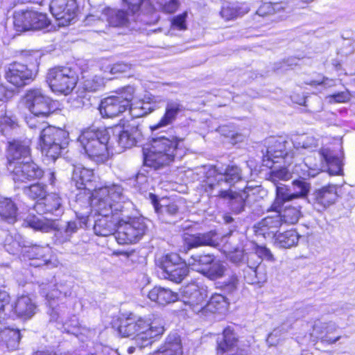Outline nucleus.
Returning a JSON list of instances; mask_svg holds the SVG:
<instances>
[{
	"label": "nucleus",
	"instance_id": "obj_17",
	"mask_svg": "<svg viewBox=\"0 0 355 355\" xmlns=\"http://www.w3.org/2000/svg\"><path fill=\"white\" fill-rule=\"evenodd\" d=\"M8 171L12 174L15 182H26L41 178L44 175L43 170L33 162H26L7 166Z\"/></svg>",
	"mask_w": 355,
	"mask_h": 355
},
{
	"label": "nucleus",
	"instance_id": "obj_44",
	"mask_svg": "<svg viewBox=\"0 0 355 355\" xmlns=\"http://www.w3.org/2000/svg\"><path fill=\"white\" fill-rule=\"evenodd\" d=\"M249 10L248 4L245 3L240 5H227L223 6L220 15L225 20H231L248 13Z\"/></svg>",
	"mask_w": 355,
	"mask_h": 355
},
{
	"label": "nucleus",
	"instance_id": "obj_39",
	"mask_svg": "<svg viewBox=\"0 0 355 355\" xmlns=\"http://www.w3.org/2000/svg\"><path fill=\"white\" fill-rule=\"evenodd\" d=\"M337 329V326L334 322H322L316 321L313 325V332L316 334L317 338H320L323 342L329 344H333L340 340V336L336 338H329L327 336H322L324 333L330 334Z\"/></svg>",
	"mask_w": 355,
	"mask_h": 355
},
{
	"label": "nucleus",
	"instance_id": "obj_42",
	"mask_svg": "<svg viewBox=\"0 0 355 355\" xmlns=\"http://www.w3.org/2000/svg\"><path fill=\"white\" fill-rule=\"evenodd\" d=\"M300 235L294 230L279 233L275 236V244L282 248H289L297 244Z\"/></svg>",
	"mask_w": 355,
	"mask_h": 355
},
{
	"label": "nucleus",
	"instance_id": "obj_63",
	"mask_svg": "<svg viewBox=\"0 0 355 355\" xmlns=\"http://www.w3.org/2000/svg\"><path fill=\"white\" fill-rule=\"evenodd\" d=\"M246 254H245L243 250H236L234 252H232L229 254L228 259L232 263L236 264H239L245 261Z\"/></svg>",
	"mask_w": 355,
	"mask_h": 355
},
{
	"label": "nucleus",
	"instance_id": "obj_53",
	"mask_svg": "<svg viewBox=\"0 0 355 355\" xmlns=\"http://www.w3.org/2000/svg\"><path fill=\"white\" fill-rule=\"evenodd\" d=\"M24 191L27 196L34 200L38 199L44 200L46 196V186L40 183L25 187Z\"/></svg>",
	"mask_w": 355,
	"mask_h": 355
},
{
	"label": "nucleus",
	"instance_id": "obj_19",
	"mask_svg": "<svg viewBox=\"0 0 355 355\" xmlns=\"http://www.w3.org/2000/svg\"><path fill=\"white\" fill-rule=\"evenodd\" d=\"M183 293V302L189 309L195 313H200L203 315L207 297V291L200 288L196 284H191L185 287Z\"/></svg>",
	"mask_w": 355,
	"mask_h": 355
},
{
	"label": "nucleus",
	"instance_id": "obj_57",
	"mask_svg": "<svg viewBox=\"0 0 355 355\" xmlns=\"http://www.w3.org/2000/svg\"><path fill=\"white\" fill-rule=\"evenodd\" d=\"M156 1L159 5L162 10L167 13H173L177 10L179 7L180 3L178 0H153V2Z\"/></svg>",
	"mask_w": 355,
	"mask_h": 355
},
{
	"label": "nucleus",
	"instance_id": "obj_58",
	"mask_svg": "<svg viewBox=\"0 0 355 355\" xmlns=\"http://www.w3.org/2000/svg\"><path fill=\"white\" fill-rule=\"evenodd\" d=\"M255 252H257L258 257L261 259V261L262 260H266L268 261L273 262L275 261V258L271 251L265 246L257 245L254 248Z\"/></svg>",
	"mask_w": 355,
	"mask_h": 355
},
{
	"label": "nucleus",
	"instance_id": "obj_27",
	"mask_svg": "<svg viewBox=\"0 0 355 355\" xmlns=\"http://www.w3.org/2000/svg\"><path fill=\"white\" fill-rule=\"evenodd\" d=\"M62 203V198L58 194L52 193L46 196L44 202H37L34 208L37 212H49L58 216L63 213Z\"/></svg>",
	"mask_w": 355,
	"mask_h": 355
},
{
	"label": "nucleus",
	"instance_id": "obj_23",
	"mask_svg": "<svg viewBox=\"0 0 355 355\" xmlns=\"http://www.w3.org/2000/svg\"><path fill=\"white\" fill-rule=\"evenodd\" d=\"M313 196L310 202L313 208L318 211H322L335 203L338 198L337 187L334 184L322 187L315 190Z\"/></svg>",
	"mask_w": 355,
	"mask_h": 355
},
{
	"label": "nucleus",
	"instance_id": "obj_51",
	"mask_svg": "<svg viewBox=\"0 0 355 355\" xmlns=\"http://www.w3.org/2000/svg\"><path fill=\"white\" fill-rule=\"evenodd\" d=\"M128 110L130 115L132 118L144 116L153 110L150 105L144 101H139L134 104H130Z\"/></svg>",
	"mask_w": 355,
	"mask_h": 355
},
{
	"label": "nucleus",
	"instance_id": "obj_7",
	"mask_svg": "<svg viewBox=\"0 0 355 355\" xmlns=\"http://www.w3.org/2000/svg\"><path fill=\"white\" fill-rule=\"evenodd\" d=\"M131 208L132 207H125L121 209L119 217L116 218L118 227L115 238L118 243L121 245L137 242L147 230L145 218L130 216L129 211Z\"/></svg>",
	"mask_w": 355,
	"mask_h": 355
},
{
	"label": "nucleus",
	"instance_id": "obj_61",
	"mask_svg": "<svg viewBox=\"0 0 355 355\" xmlns=\"http://www.w3.org/2000/svg\"><path fill=\"white\" fill-rule=\"evenodd\" d=\"M187 17V13L185 12L181 15H179L175 17L172 20V26L173 28L178 30H185L187 28L186 26V18Z\"/></svg>",
	"mask_w": 355,
	"mask_h": 355
},
{
	"label": "nucleus",
	"instance_id": "obj_52",
	"mask_svg": "<svg viewBox=\"0 0 355 355\" xmlns=\"http://www.w3.org/2000/svg\"><path fill=\"white\" fill-rule=\"evenodd\" d=\"M127 4L128 9L133 13L137 12L141 8L146 12L153 10V0H123Z\"/></svg>",
	"mask_w": 355,
	"mask_h": 355
},
{
	"label": "nucleus",
	"instance_id": "obj_11",
	"mask_svg": "<svg viewBox=\"0 0 355 355\" xmlns=\"http://www.w3.org/2000/svg\"><path fill=\"white\" fill-rule=\"evenodd\" d=\"M159 276L175 283L181 282L188 275L189 268L176 253L167 254L159 261Z\"/></svg>",
	"mask_w": 355,
	"mask_h": 355
},
{
	"label": "nucleus",
	"instance_id": "obj_30",
	"mask_svg": "<svg viewBox=\"0 0 355 355\" xmlns=\"http://www.w3.org/2000/svg\"><path fill=\"white\" fill-rule=\"evenodd\" d=\"M182 345L180 336L176 334H170L165 343L153 353V355H182Z\"/></svg>",
	"mask_w": 355,
	"mask_h": 355
},
{
	"label": "nucleus",
	"instance_id": "obj_47",
	"mask_svg": "<svg viewBox=\"0 0 355 355\" xmlns=\"http://www.w3.org/2000/svg\"><path fill=\"white\" fill-rule=\"evenodd\" d=\"M214 259V257L211 254H195L189 259L188 263L193 270L205 274L207 270L205 267L210 265Z\"/></svg>",
	"mask_w": 355,
	"mask_h": 355
},
{
	"label": "nucleus",
	"instance_id": "obj_24",
	"mask_svg": "<svg viewBox=\"0 0 355 355\" xmlns=\"http://www.w3.org/2000/svg\"><path fill=\"white\" fill-rule=\"evenodd\" d=\"M184 111V107L178 99L167 101L165 112L158 123L151 126L153 131L158 130L162 128L171 125L177 119L178 116Z\"/></svg>",
	"mask_w": 355,
	"mask_h": 355
},
{
	"label": "nucleus",
	"instance_id": "obj_40",
	"mask_svg": "<svg viewBox=\"0 0 355 355\" xmlns=\"http://www.w3.org/2000/svg\"><path fill=\"white\" fill-rule=\"evenodd\" d=\"M38 213L40 216L28 215L24 220V225L44 232L51 230L53 227V223L42 217L40 212Z\"/></svg>",
	"mask_w": 355,
	"mask_h": 355
},
{
	"label": "nucleus",
	"instance_id": "obj_6",
	"mask_svg": "<svg viewBox=\"0 0 355 355\" xmlns=\"http://www.w3.org/2000/svg\"><path fill=\"white\" fill-rule=\"evenodd\" d=\"M78 141L87 156L98 163L106 162L115 148L106 129H86L82 131Z\"/></svg>",
	"mask_w": 355,
	"mask_h": 355
},
{
	"label": "nucleus",
	"instance_id": "obj_22",
	"mask_svg": "<svg viewBox=\"0 0 355 355\" xmlns=\"http://www.w3.org/2000/svg\"><path fill=\"white\" fill-rule=\"evenodd\" d=\"M24 259L31 261V266L40 267L51 263L52 250L49 245H33L29 242L28 247L24 249Z\"/></svg>",
	"mask_w": 355,
	"mask_h": 355
},
{
	"label": "nucleus",
	"instance_id": "obj_31",
	"mask_svg": "<svg viewBox=\"0 0 355 355\" xmlns=\"http://www.w3.org/2000/svg\"><path fill=\"white\" fill-rule=\"evenodd\" d=\"M29 241H26L21 235L15 234H8L5 239L4 247L8 252L11 254L24 255V249L28 247Z\"/></svg>",
	"mask_w": 355,
	"mask_h": 355
},
{
	"label": "nucleus",
	"instance_id": "obj_14",
	"mask_svg": "<svg viewBox=\"0 0 355 355\" xmlns=\"http://www.w3.org/2000/svg\"><path fill=\"white\" fill-rule=\"evenodd\" d=\"M49 24L46 15L37 11H20L14 15V26L17 31L42 29Z\"/></svg>",
	"mask_w": 355,
	"mask_h": 355
},
{
	"label": "nucleus",
	"instance_id": "obj_36",
	"mask_svg": "<svg viewBox=\"0 0 355 355\" xmlns=\"http://www.w3.org/2000/svg\"><path fill=\"white\" fill-rule=\"evenodd\" d=\"M227 298L221 294L214 293L209 301H206L203 315H206L208 313H224L227 310Z\"/></svg>",
	"mask_w": 355,
	"mask_h": 355
},
{
	"label": "nucleus",
	"instance_id": "obj_13",
	"mask_svg": "<svg viewBox=\"0 0 355 355\" xmlns=\"http://www.w3.org/2000/svg\"><path fill=\"white\" fill-rule=\"evenodd\" d=\"M310 189V184L301 180L293 181L289 188L286 186H277L276 198L272 203V207L279 209L285 202L297 198L306 199Z\"/></svg>",
	"mask_w": 355,
	"mask_h": 355
},
{
	"label": "nucleus",
	"instance_id": "obj_15",
	"mask_svg": "<svg viewBox=\"0 0 355 355\" xmlns=\"http://www.w3.org/2000/svg\"><path fill=\"white\" fill-rule=\"evenodd\" d=\"M239 343L236 334L233 329L227 327L216 338V353L218 355H246Z\"/></svg>",
	"mask_w": 355,
	"mask_h": 355
},
{
	"label": "nucleus",
	"instance_id": "obj_33",
	"mask_svg": "<svg viewBox=\"0 0 355 355\" xmlns=\"http://www.w3.org/2000/svg\"><path fill=\"white\" fill-rule=\"evenodd\" d=\"M94 178L92 170L85 168L82 166H76L73 168L72 180L78 189L90 190L89 186Z\"/></svg>",
	"mask_w": 355,
	"mask_h": 355
},
{
	"label": "nucleus",
	"instance_id": "obj_55",
	"mask_svg": "<svg viewBox=\"0 0 355 355\" xmlns=\"http://www.w3.org/2000/svg\"><path fill=\"white\" fill-rule=\"evenodd\" d=\"M225 266L220 261H213L205 274L211 280L220 278L225 272Z\"/></svg>",
	"mask_w": 355,
	"mask_h": 355
},
{
	"label": "nucleus",
	"instance_id": "obj_5",
	"mask_svg": "<svg viewBox=\"0 0 355 355\" xmlns=\"http://www.w3.org/2000/svg\"><path fill=\"white\" fill-rule=\"evenodd\" d=\"M37 118L42 117L32 114L26 118V123L30 128L39 130L42 153L47 159L54 162L68 145L69 134L65 130L54 126L44 128V122L37 121Z\"/></svg>",
	"mask_w": 355,
	"mask_h": 355
},
{
	"label": "nucleus",
	"instance_id": "obj_8",
	"mask_svg": "<svg viewBox=\"0 0 355 355\" xmlns=\"http://www.w3.org/2000/svg\"><path fill=\"white\" fill-rule=\"evenodd\" d=\"M40 290L42 295L47 301L49 306L47 313L50 320L66 325L64 317L67 308L64 303L58 304L56 301L61 300L62 297H67L71 294V286L65 284H42L40 286Z\"/></svg>",
	"mask_w": 355,
	"mask_h": 355
},
{
	"label": "nucleus",
	"instance_id": "obj_21",
	"mask_svg": "<svg viewBox=\"0 0 355 355\" xmlns=\"http://www.w3.org/2000/svg\"><path fill=\"white\" fill-rule=\"evenodd\" d=\"M5 78L14 86L20 87L28 85L33 79V74L26 65L15 62L7 66Z\"/></svg>",
	"mask_w": 355,
	"mask_h": 355
},
{
	"label": "nucleus",
	"instance_id": "obj_45",
	"mask_svg": "<svg viewBox=\"0 0 355 355\" xmlns=\"http://www.w3.org/2000/svg\"><path fill=\"white\" fill-rule=\"evenodd\" d=\"M105 78H110L106 76L102 77L97 73H90L83 76V87L85 91L96 92L103 87Z\"/></svg>",
	"mask_w": 355,
	"mask_h": 355
},
{
	"label": "nucleus",
	"instance_id": "obj_2",
	"mask_svg": "<svg viewBox=\"0 0 355 355\" xmlns=\"http://www.w3.org/2000/svg\"><path fill=\"white\" fill-rule=\"evenodd\" d=\"M90 208L86 207L89 216H112L114 220L119 217L121 209L125 207H132L123 193L121 185L112 184L96 189L92 194L89 201Z\"/></svg>",
	"mask_w": 355,
	"mask_h": 355
},
{
	"label": "nucleus",
	"instance_id": "obj_64",
	"mask_svg": "<svg viewBox=\"0 0 355 355\" xmlns=\"http://www.w3.org/2000/svg\"><path fill=\"white\" fill-rule=\"evenodd\" d=\"M290 178L291 174L288 172V171L285 168L277 171H272L271 173V178L273 180H277V179L282 180H287L290 179Z\"/></svg>",
	"mask_w": 355,
	"mask_h": 355
},
{
	"label": "nucleus",
	"instance_id": "obj_35",
	"mask_svg": "<svg viewBox=\"0 0 355 355\" xmlns=\"http://www.w3.org/2000/svg\"><path fill=\"white\" fill-rule=\"evenodd\" d=\"M292 143L298 154L313 153L318 147L317 140L313 137L306 135L295 136L292 139Z\"/></svg>",
	"mask_w": 355,
	"mask_h": 355
},
{
	"label": "nucleus",
	"instance_id": "obj_18",
	"mask_svg": "<svg viewBox=\"0 0 355 355\" xmlns=\"http://www.w3.org/2000/svg\"><path fill=\"white\" fill-rule=\"evenodd\" d=\"M278 209H274L272 205H271L270 209L268 210V215L254 225L256 235L262 236L268 239L275 238L282 225Z\"/></svg>",
	"mask_w": 355,
	"mask_h": 355
},
{
	"label": "nucleus",
	"instance_id": "obj_48",
	"mask_svg": "<svg viewBox=\"0 0 355 355\" xmlns=\"http://www.w3.org/2000/svg\"><path fill=\"white\" fill-rule=\"evenodd\" d=\"M282 207L278 209L279 214L281 216L282 225H294L297 223L301 216V207L293 206L286 207L281 211Z\"/></svg>",
	"mask_w": 355,
	"mask_h": 355
},
{
	"label": "nucleus",
	"instance_id": "obj_12",
	"mask_svg": "<svg viewBox=\"0 0 355 355\" xmlns=\"http://www.w3.org/2000/svg\"><path fill=\"white\" fill-rule=\"evenodd\" d=\"M26 108L35 116L46 118L53 112L52 99L40 89H32L26 92L23 98Z\"/></svg>",
	"mask_w": 355,
	"mask_h": 355
},
{
	"label": "nucleus",
	"instance_id": "obj_32",
	"mask_svg": "<svg viewBox=\"0 0 355 355\" xmlns=\"http://www.w3.org/2000/svg\"><path fill=\"white\" fill-rule=\"evenodd\" d=\"M98 216L94 225V233L101 236H108L114 234L116 228L118 227L116 220H114L112 216Z\"/></svg>",
	"mask_w": 355,
	"mask_h": 355
},
{
	"label": "nucleus",
	"instance_id": "obj_46",
	"mask_svg": "<svg viewBox=\"0 0 355 355\" xmlns=\"http://www.w3.org/2000/svg\"><path fill=\"white\" fill-rule=\"evenodd\" d=\"M0 216L9 223H13L16 220L17 207L10 199H0Z\"/></svg>",
	"mask_w": 355,
	"mask_h": 355
},
{
	"label": "nucleus",
	"instance_id": "obj_60",
	"mask_svg": "<svg viewBox=\"0 0 355 355\" xmlns=\"http://www.w3.org/2000/svg\"><path fill=\"white\" fill-rule=\"evenodd\" d=\"M272 6L274 14H280L283 12L290 13L293 11V7L288 1L272 3Z\"/></svg>",
	"mask_w": 355,
	"mask_h": 355
},
{
	"label": "nucleus",
	"instance_id": "obj_10",
	"mask_svg": "<svg viewBox=\"0 0 355 355\" xmlns=\"http://www.w3.org/2000/svg\"><path fill=\"white\" fill-rule=\"evenodd\" d=\"M135 88L126 86L119 89L116 95L110 96L101 101L99 111L103 117L112 118L128 110L132 100Z\"/></svg>",
	"mask_w": 355,
	"mask_h": 355
},
{
	"label": "nucleus",
	"instance_id": "obj_28",
	"mask_svg": "<svg viewBox=\"0 0 355 355\" xmlns=\"http://www.w3.org/2000/svg\"><path fill=\"white\" fill-rule=\"evenodd\" d=\"M215 237L216 233L214 231L204 233L184 234V242L188 249L206 245L214 246L217 243Z\"/></svg>",
	"mask_w": 355,
	"mask_h": 355
},
{
	"label": "nucleus",
	"instance_id": "obj_26",
	"mask_svg": "<svg viewBox=\"0 0 355 355\" xmlns=\"http://www.w3.org/2000/svg\"><path fill=\"white\" fill-rule=\"evenodd\" d=\"M9 308L17 316L29 319L35 314L37 306L28 295H21Z\"/></svg>",
	"mask_w": 355,
	"mask_h": 355
},
{
	"label": "nucleus",
	"instance_id": "obj_1",
	"mask_svg": "<svg viewBox=\"0 0 355 355\" xmlns=\"http://www.w3.org/2000/svg\"><path fill=\"white\" fill-rule=\"evenodd\" d=\"M242 180L239 167L229 165L225 168L211 166L206 173V178L202 182L201 187L208 196L230 199L232 211L239 214L244 210L247 201L256 200V195L262 190L260 187H247L241 194H234L231 188Z\"/></svg>",
	"mask_w": 355,
	"mask_h": 355
},
{
	"label": "nucleus",
	"instance_id": "obj_56",
	"mask_svg": "<svg viewBox=\"0 0 355 355\" xmlns=\"http://www.w3.org/2000/svg\"><path fill=\"white\" fill-rule=\"evenodd\" d=\"M286 329L284 327H279L275 329L268 336L266 339L267 343L270 346H275L279 343V342L284 339V335L286 334Z\"/></svg>",
	"mask_w": 355,
	"mask_h": 355
},
{
	"label": "nucleus",
	"instance_id": "obj_20",
	"mask_svg": "<svg viewBox=\"0 0 355 355\" xmlns=\"http://www.w3.org/2000/svg\"><path fill=\"white\" fill-rule=\"evenodd\" d=\"M266 155L263 156V164L268 168H272L273 164L278 162V159L287 157V145L289 144L284 137H271L267 141Z\"/></svg>",
	"mask_w": 355,
	"mask_h": 355
},
{
	"label": "nucleus",
	"instance_id": "obj_54",
	"mask_svg": "<svg viewBox=\"0 0 355 355\" xmlns=\"http://www.w3.org/2000/svg\"><path fill=\"white\" fill-rule=\"evenodd\" d=\"M131 69V64L125 62H117L113 65L102 66L101 71H102L105 76L107 74L117 75L122 73H125Z\"/></svg>",
	"mask_w": 355,
	"mask_h": 355
},
{
	"label": "nucleus",
	"instance_id": "obj_25",
	"mask_svg": "<svg viewBox=\"0 0 355 355\" xmlns=\"http://www.w3.org/2000/svg\"><path fill=\"white\" fill-rule=\"evenodd\" d=\"M29 140H13L9 142L7 158L8 164L21 162L25 161L30 155Z\"/></svg>",
	"mask_w": 355,
	"mask_h": 355
},
{
	"label": "nucleus",
	"instance_id": "obj_16",
	"mask_svg": "<svg viewBox=\"0 0 355 355\" xmlns=\"http://www.w3.org/2000/svg\"><path fill=\"white\" fill-rule=\"evenodd\" d=\"M50 10L58 21L59 26H68L76 18L78 12L76 0H52Z\"/></svg>",
	"mask_w": 355,
	"mask_h": 355
},
{
	"label": "nucleus",
	"instance_id": "obj_34",
	"mask_svg": "<svg viewBox=\"0 0 355 355\" xmlns=\"http://www.w3.org/2000/svg\"><path fill=\"white\" fill-rule=\"evenodd\" d=\"M148 298L159 304L165 305L178 300V295L170 289L155 286L151 289L148 294Z\"/></svg>",
	"mask_w": 355,
	"mask_h": 355
},
{
	"label": "nucleus",
	"instance_id": "obj_38",
	"mask_svg": "<svg viewBox=\"0 0 355 355\" xmlns=\"http://www.w3.org/2000/svg\"><path fill=\"white\" fill-rule=\"evenodd\" d=\"M101 17L112 26H124L128 22V15L125 11L110 8H105L103 10Z\"/></svg>",
	"mask_w": 355,
	"mask_h": 355
},
{
	"label": "nucleus",
	"instance_id": "obj_41",
	"mask_svg": "<svg viewBox=\"0 0 355 355\" xmlns=\"http://www.w3.org/2000/svg\"><path fill=\"white\" fill-rule=\"evenodd\" d=\"M79 222L69 221L67 223L64 230V236L61 241L64 242L69 240L71 236L75 233L78 228L87 227V224L89 218V211L76 212Z\"/></svg>",
	"mask_w": 355,
	"mask_h": 355
},
{
	"label": "nucleus",
	"instance_id": "obj_62",
	"mask_svg": "<svg viewBox=\"0 0 355 355\" xmlns=\"http://www.w3.org/2000/svg\"><path fill=\"white\" fill-rule=\"evenodd\" d=\"M245 260L248 267L252 270L257 269L261 263V259L258 257L255 251L246 254Z\"/></svg>",
	"mask_w": 355,
	"mask_h": 355
},
{
	"label": "nucleus",
	"instance_id": "obj_3",
	"mask_svg": "<svg viewBox=\"0 0 355 355\" xmlns=\"http://www.w3.org/2000/svg\"><path fill=\"white\" fill-rule=\"evenodd\" d=\"M184 140V137L177 135L153 139L150 146L143 150L144 164L157 169L175 158L181 159L186 150Z\"/></svg>",
	"mask_w": 355,
	"mask_h": 355
},
{
	"label": "nucleus",
	"instance_id": "obj_37",
	"mask_svg": "<svg viewBox=\"0 0 355 355\" xmlns=\"http://www.w3.org/2000/svg\"><path fill=\"white\" fill-rule=\"evenodd\" d=\"M21 336L19 330L0 327V343L5 345L10 350L17 349Z\"/></svg>",
	"mask_w": 355,
	"mask_h": 355
},
{
	"label": "nucleus",
	"instance_id": "obj_43",
	"mask_svg": "<svg viewBox=\"0 0 355 355\" xmlns=\"http://www.w3.org/2000/svg\"><path fill=\"white\" fill-rule=\"evenodd\" d=\"M321 158L324 159L328 166V171L330 175H340L343 171L342 160L334 155L328 150H324L319 153Z\"/></svg>",
	"mask_w": 355,
	"mask_h": 355
},
{
	"label": "nucleus",
	"instance_id": "obj_50",
	"mask_svg": "<svg viewBox=\"0 0 355 355\" xmlns=\"http://www.w3.org/2000/svg\"><path fill=\"white\" fill-rule=\"evenodd\" d=\"M18 123L16 117L7 114L6 112L0 116V132L7 135L11 130L16 129Z\"/></svg>",
	"mask_w": 355,
	"mask_h": 355
},
{
	"label": "nucleus",
	"instance_id": "obj_9",
	"mask_svg": "<svg viewBox=\"0 0 355 355\" xmlns=\"http://www.w3.org/2000/svg\"><path fill=\"white\" fill-rule=\"evenodd\" d=\"M46 78L53 92L64 95H68L72 92L78 80L76 71L70 67L51 68Z\"/></svg>",
	"mask_w": 355,
	"mask_h": 355
},
{
	"label": "nucleus",
	"instance_id": "obj_29",
	"mask_svg": "<svg viewBox=\"0 0 355 355\" xmlns=\"http://www.w3.org/2000/svg\"><path fill=\"white\" fill-rule=\"evenodd\" d=\"M114 144V153H119L125 148H129L136 144L135 137L127 129L121 126L115 127L113 131V138L111 139Z\"/></svg>",
	"mask_w": 355,
	"mask_h": 355
},
{
	"label": "nucleus",
	"instance_id": "obj_59",
	"mask_svg": "<svg viewBox=\"0 0 355 355\" xmlns=\"http://www.w3.org/2000/svg\"><path fill=\"white\" fill-rule=\"evenodd\" d=\"M154 207L157 212H165L169 215H175L178 211V207L175 202L168 205H161L160 206L157 203H155Z\"/></svg>",
	"mask_w": 355,
	"mask_h": 355
},
{
	"label": "nucleus",
	"instance_id": "obj_49",
	"mask_svg": "<svg viewBox=\"0 0 355 355\" xmlns=\"http://www.w3.org/2000/svg\"><path fill=\"white\" fill-rule=\"evenodd\" d=\"M320 171L316 165L312 166L307 158L302 163L295 166V172L302 179L314 178L320 173Z\"/></svg>",
	"mask_w": 355,
	"mask_h": 355
},
{
	"label": "nucleus",
	"instance_id": "obj_4",
	"mask_svg": "<svg viewBox=\"0 0 355 355\" xmlns=\"http://www.w3.org/2000/svg\"><path fill=\"white\" fill-rule=\"evenodd\" d=\"M163 319L155 314L140 317L134 320L126 319L119 327V333L124 337L133 336L140 348L152 343V339L164 331Z\"/></svg>",
	"mask_w": 355,
	"mask_h": 355
}]
</instances>
